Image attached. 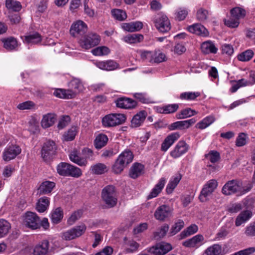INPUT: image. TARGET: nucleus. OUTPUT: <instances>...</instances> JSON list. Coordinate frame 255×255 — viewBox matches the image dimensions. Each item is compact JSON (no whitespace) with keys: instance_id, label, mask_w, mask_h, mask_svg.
I'll return each instance as SVG.
<instances>
[{"instance_id":"obj_16","label":"nucleus","mask_w":255,"mask_h":255,"mask_svg":"<svg viewBox=\"0 0 255 255\" xmlns=\"http://www.w3.org/2000/svg\"><path fill=\"white\" fill-rule=\"evenodd\" d=\"M155 26L161 32H166L170 29V23L168 18L162 15L155 20Z\"/></svg>"},{"instance_id":"obj_27","label":"nucleus","mask_w":255,"mask_h":255,"mask_svg":"<svg viewBox=\"0 0 255 255\" xmlns=\"http://www.w3.org/2000/svg\"><path fill=\"white\" fill-rule=\"evenodd\" d=\"M49 249V242L44 240L40 244L36 246L33 250V255H46Z\"/></svg>"},{"instance_id":"obj_13","label":"nucleus","mask_w":255,"mask_h":255,"mask_svg":"<svg viewBox=\"0 0 255 255\" xmlns=\"http://www.w3.org/2000/svg\"><path fill=\"white\" fill-rule=\"evenodd\" d=\"M87 27L86 23L79 20L73 23L70 28V33L74 37H78L83 35L87 31Z\"/></svg>"},{"instance_id":"obj_35","label":"nucleus","mask_w":255,"mask_h":255,"mask_svg":"<svg viewBox=\"0 0 255 255\" xmlns=\"http://www.w3.org/2000/svg\"><path fill=\"white\" fill-rule=\"evenodd\" d=\"M50 204L49 198L47 197H43L38 200L36 209L39 213L45 212L48 208Z\"/></svg>"},{"instance_id":"obj_30","label":"nucleus","mask_w":255,"mask_h":255,"mask_svg":"<svg viewBox=\"0 0 255 255\" xmlns=\"http://www.w3.org/2000/svg\"><path fill=\"white\" fill-rule=\"evenodd\" d=\"M69 158L71 161L80 166H86L87 164V159L80 157L77 150L72 151L69 154Z\"/></svg>"},{"instance_id":"obj_56","label":"nucleus","mask_w":255,"mask_h":255,"mask_svg":"<svg viewBox=\"0 0 255 255\" xmlns=\"http://www.w3.org/2000/svg\"><path fill=\"white\" fill-rule=\"evenodd\" d=\"M113 16L119 21H123L127 18L125 11L120 9H114L112 10Z\"/></svg>"},{"instance_id":"obj_15","label":"nucleus","mask_w":255,"mask_h":255,"mask_svg":"<svg viewBox=\"0 0 255 255\" xmlns=\"http://www.w3.org/2000/svg\"><path fill=\"white\" fill-rule=\"evenodd\" d=\"M187 30L191 33H193L202 37H207L209 33L207 29L200 23H196L188 26Z\"/></svg>"},{"instance_id":"obj_53","label":"nucleus","mask_w":255,"mask_h":255,"mask_svg":"<svg viewBox=\"0 0 255 255\" xmlns=\"http://www.w3.org/2000/svg\"><path fill=\"white\" fill-rule=\"evenodd\" d=\"M188 14V10L186 8H179L175 12V18L179 21L183 20Z\"/></svg>"},{"instance_id":"obj_19","label":"nucleus","mask_w":255,"mask_h":255,"mask_svg":"<svg viewBox=\"0 0 255 255\" xmlns=\"http://www.w3.org/2000/svg\"><path fill=\"white\" fill-rule=\"evenodd\" d=\"M179 137L180 134L177 132L168 135L162 143L161 150L162 151H166Z\"/></svg>"},{"instance_id":"obj_40","label":"nucleus","mask_w":255,"mask_h":255,"mask_svg":"<svg viewBox=\"0 0 255 255\" xmlns=\"http://www.w3.org/2000/svg\"><path fill=\"white\" fill-rule=\"evenodd\" d=\"M254 55V51L251 49H249L239 54L237 59L242 62H248L252 59Z\"/></svg>"},{"instance_id":"obj_26","label":"nucleus","mask_w":255,"mask_h":255,"mask_svg":"<svg viewBox=\"0 0 255 255\" xmlns=\"http://www.w3.org/2000/svg\"><path fill=\"white\" fill-rule=\"evenodd\" d=\"M179 109L178 104H167L157 108L158 113L163 114H170L176 112Z\"/></svg>"},{"instance_id":"obj_39","label":"nucleus","mask_w":255,"mask_h":255,"mask_svg":"<svg viewBox=\"0 0 255 255\" xmlns=\"http://www.w3.org/2000/svg\"><path fill=\"white\" fill-rule=\"evenodd\" d=\"M63 217V213L60 208H57L53 210L51 213V220L53 224H58Z\"/></svg>"},{"instance_id":"obj_32","label":"nucleus","mask_w":255,"mask_h":255,"mask_svg":"<svg viewBox=\"0 0 255 255\" xmlns=\"http://www.w3.org/2000/svg\"><path fill=\"white\" fill-rule=\"evenodd\" d=\"M216 121V119L214 116L210 115L204 118L202 120L198 123L195 128L200 129H204L211 124H212Z\"/></svg>"},{"instance_id":"obj_34","label":"nucleus","mask_w":255,"mask_h":255,"mask_svg":"<svg viewBox=\"0 0 255 255\" xmlns=\"http://www.w3.org/2000/svg\"><path fill=\"white\" fill-rule=\"evenodd\" d=\"M143 169L144 166L141 164L134 163L130 169L129 176L133 179L136 178L142 174Z\"/></svg>"},{"instance_id":"obj_58","label":"nucleus","mask_w":255,"mask_h":255,"mask_svg":"<svg viewBox=\"0 0 255 255\" xmlns=\"http://www.w3.org/2000/svg\"><path fill=\"white\" fill-rule=\"evenodd\" d=\"M205 156L212 163L218 162L220 158V153L215 150H211Z\"/></svg>"},{"instance_id":"obj_25","label":"nucleus","mask_w":255,"mask_h":255,"mask_svg":"<svg viewBox=\"0 0 255 255\" xmlns=\"http://www.w3.org/2000/svg\"><path fill=\"white\" fill-rule=\"evenodd\" d=\"M201 49L202 52L206 54H216L218 51V48L210 40L203 42L201 44Z\"/></svg>"},{"instance_id":"obj_9","label":"nucleus","mask_w":255,"mask_h":255,"mask_svg":"<svg viewBox=\"0 0 255 255\" xmlns=\"http://www.w3.org/2000/svg\"><path fill=\"white\" fill-rule=\"evenodd\" d=\"M21 38L23 42L28 46L38 44L42 41L41 35L35 31L27 33L25 35L21 36Z\"/></svg>"},{"instance_id":"obj_33","label":"nucleus","mask_w":255,"mask_h":255,"mask_svg":"<svg viewBox=\"0 0 255 255\" xmlns=\"http://www.w3.org/2000/svg\"><path fill=\"white\" fill-rule=\"evenodd\" d=\"M56 120V116L51 113H48L43 116L41 124L42 128H46L52 126Z\"/></svg>"},{"instance_id":"obj_2","label":"nucleus","mask_w":255,"mask_h":255,"mask_svg":"<svg viewBox=\"0 0 255 255\" xmlns=\"http://www.w3.org/2000/svg\"><path fill=\"white\" fill-rule=\"evenodd\" d=\"M102 199L108 208L115 207L118 202V196L114 186L108 185L102 192Z\"/></svg>"},{"instance_id":"obj_12","label":"nucleus","mask_w":255,"mask_h":255,"mask_svg":"<svg viewBox=\"0 0 255 255\" xmlns=\"http://www.w3.org/2000/svg\"><path fill=\"white\" fill-rule=\"evenodd\" d=\"M21 148L16 145L7 146L3 153L2 158L5 161H9L16 157L21 152Z\"/></svg>"},{"instance_id":"obj_11","label":"nucleus","mask_w":255,"mask_h":255,"mask_svg":"<svg viewBox=\"0 0 255 255\" xmlns=\"http://www.w3.org/2000/svg\"><path fill=\"white\" fill-rule=\"evenodd\" d=\"M172 212V209L169 206L164 204L157 208L154 216L156 220L163 221L171 216Z\"/></svg>"},{"instance_id":"obj_63","label":"nucleus","mask_w":255,"mask_h":255,"mask_svg":"<svg viewBox=\"0 0 255 255\" xmlns=\"http://www.w3.org/2000/svg\"><path fill=\"white\" fill-rule=\"evenodd\" d=\"M126 165L123 161H121L119 159L117 158L115 164L113 166L112 169L114 173L119 174L124 170Z\"/></svg>"},{"instance_id":"obj_59","label":"nucleus","mask_w":255,"mask_h":255,"mask_svg":"<svg viewBox=\"0 0 255 255\" xmlns=\"http://www.w3.org/2000/svg\"><path fill=\"white\" fill-rule=\"evenodd\" d=\"M184 226V222L182 220H179L172 227L170 231V236H173L179 232Z\"/></svg>"},{"instance_id":"obj_64","label":"nucleus","mask_w":255,"mask_h":255,"mask_svg":"<svg viewBox=\"0 0 255 255\" xmlns=\"http://www.w3.org/2000/svg\"><path fill=\"white\" fill-rule=\"evenodd\" d=\"M209 16V12L207 10L200 8L196 13V18L198 20L200 21H204L206 20Z\"/></svg>"},{"instance_id":"obj_29","label":"nucleus","mask_w":255,"mask_h":255,"mask_svg":"<svg viewBox=\"0 0 255 255\" xmlns=\"http://www.w3.org/2000/svg\"><path fill=\"white\" fill-rule=\"evenodd\" d=\"M143 27V24L140 21L124 23L122 25V28L125 30L129 32H134L140 30Z\"/></svg>"},{"instance_id":"obj_42","label":"nucleus","mask_w":255,"mask_h":255,"mask_svg":"<svg viewBox=\"0 0 255 255\" xmlns=\"http://www.w3.org/2000/svg\"><path fill=\"white\" fill-rule=\"evenodd\" d=\"M222 251V247L219 244H214L206 249L202 255H219Z\"/></svg>"},{"instance_id":"obj_28","label":"nucleus","mask_w":255,"mask_h":255,"mask_svg":"<svg viewBox=\"0 0 255 255\" xmlns=\"http://www.w3.org/2000/svg\"><path fill=\"white\" fill-rule=\"evenodd\" d=\"M3 44V47L8 51L15 50L18 46L17 41L13 37H9L3 38L1 40Z\"/></svg>"},{"instance_id":"obj_4","label":"nucleus","mask_w":255,"mask_h":255,"mask_svg":"<svg viewBox=\"0 0 255 255\" xmlns=\"http://www.w3.org/2000/svg\"><path fill=\"white\" fill-rule=\"evenodd\" d=\"M126 117L122 114H111L103 118L102 123L103 127L110 128L116 127L124 123Z\"/></svg>"},{"instance_id":"obj_54","label":"nucleus","mask_w":255,"mask_h":255,"mask_svg":"<svg viewBox=\"0 0 255 255\" xmlns=\"http://www.w3.org/2000/svg\"><path fill=\"white\" fill-rule=\"evenodd\" d=\"M107 166L103 163H98L91 167L92 172L95 174H102L105 173Z\"/></svg>"},{"instance_id":"obj_41","label":"nucleus","mask_w":255,"mask_h":255,"mask_svg":"<svg viewBox=\"0 0 255 255\" xmlns=\"http://www.w3.org/2000/svg\"><path fill=\"white\" fill-rule=\"evenodd\" d=\"M198 226L195 224H192L180 234V235L178 236L179 239L182 240L189 236L193 235L196 233L198 231Z\"/></svg>"},{"instance_id":"obj_38","label":"nucleus","mask_w":255,"mask_h":255,"mask_svg":"<svg viewBox=\"0 0 255 255\" xmlns=\"http://www.w3.org/2000/svg\"><path fill=\"white\" fill-rule=\"evenodd\" d=\"M181 175L180 174H178L170 179L166 188V191L167 194H171L173 192V190L175 188L181 180Z\"/></svg>"},{"instance_id":"obj_46","label":"nucleus","mask_w":255,"mask_h":255,"mask_svg":"<svg viewBox=\"0 0 255 255\" xmlns=\"http://www.w3.org/2000/svg\"><path fill=\"white\" fill-rule=\"evenodd\" d=\"M5 6L8 9L14 11H20L22 7L20 2L14 0H6Z\"/></svg>"},{"instance_id":"obj_3","label":"nucleus","mask_w":255,"mask_h":255,"mask_svg":"<svg viewBox=\"0 0 255 255\" xmlns=\"http://www.w3.org/2000/svg\"><path fill=\"white\" fill-rule=\"evenodd\" d=\"M57 147L55 143L51 140L44 142L41 150V157L44 161L48 162L53 158L56 153Z\"/></svg>"},{"instance_id":"obj_1","label":"nucleus","mask_w":255,"mask_h":255,"mask_svg":"<svg viewBox=\"0 0 255 255\" xmlns=\"http://www.w3.org/2000/svg\"><path fill=\"white\" fill-rule=\"evenodd\" d=\"M69 89H57L53 92L55 97L64 99L74 98L78 93L84 89L83 84L79 79L73 78L69 83Z\"/></svg>"},{"instance_id":"obj_6","label":"nucleus","mask_w":255,"mask_h":255,"mask_svg":"<svg viewBox=\"0 0 255 255\" xmlns=\"http://www.w3.org/2000/svg\"><path fill=\"white\" fill-rule=\"evenodd\" d=\"M242 190V181L239 180L233 179L227 182L223 186L222 193L223 194L229 196L236 193H240Z\"/></svg>"},{"instance_id":"obj_37","label":"nucleus","mask_w":255,"mask_h":255,"mask_svg":"<svg viewBox=\"0 0 255 255\" xmlns=\"http://www.w3.org/2000/svg\"><path fill=\"white\" fill-rule=\"evenodd\" d=\"M118 158L121 161H123V163L126 165H127L132 162L133 155L130 150L126 149L119 155Z\"/></svg>"},{"instance_id":"obj_60","label":"nucleus","mask_w":255,"mask_h":255,"mask_svg":"<svg viewBox=\"0 0 255 255\" xmlns=\"http://www.w3.org/2000/svg\"><path fill=\"white\" fill-rule=\"evenodd\" d=\"M132 95L135 99L142 103L147 104L150 102V99L145 93H134Z\"/></svg>"},{"instance_id":"obj_17","label":"nucleus","mask_w":255,"mask_h":255,"mask_svg":"<svg viewBox=\"0 0 255 255\" xmlns=\"http://www.w3.org/2000/svg\"><path fill=\"white\" fill-rule=\"evenodd\" d=\"M116 103L118 107L126 109H133L137 105L136 101L132 99L126 97L118 98Z\"/></svg>"},{"instance_id":"obj_50","label":"nucleus","mask_w":255,"mask_h":255,"mask_svg":"<svg viewBox=\"0 0 255 255\" xmlns=\"http://www.w3.org/2000/svg\"><path fill=\"white\" fill-rule=\"evenodd\" d=\"M231 15L240 20L246 15V10L241 7H236L232 8L230 11Z\"/></svg>"},{"instance_id":"obj_21","label":"nucleus","mask_w":255,"mask_h":255,"mask_svg":"<svg viewBox=\"0 0 255 255\" xmlns=\"http://www.w3.org/2000/svg\"><path fill=\"white\" fill-rule=\"evenodd\" d=\"M166 181V179L164 177L161 178L151 190L147 196V199L149 200L157 197L164 188Z\"/></svg>"},{"instance_id":"obj_61","label":"nucleus","mask_w":255,"mask_h":255,"mask_svg":"<svg viewBox=\"0 0 255 255\" xmlns=\"http://www.w3.org/2000/svg\"><path fill=\"white\" fill-rule=\"evenodd\" d=\"M110 52L109 48L106 46L98 47L92 50V53L95 56L107 55Z\"/></svg>"},{"instance_id":"obj_5","label":"nucleus","mask_w":255,"mask_h":255,"mask_svg":"<svg viewBox=\"0 0 255 255\" xmlns=\"http://www.w3.org/2000/svg\"><path fill=\"white\" fill-rule=\"evenodd\" d=\"M218 183L215 179H211L207 181L203 186L200 192L199 199L202 202L208 200V197L211 196L217 188Z\"/></svg>"},{"instance_id":"obj_8","label":"nucleus","mask_w":255,"mask_h":255,"mask_svg":"<svg viewBox=\"0 0 255 255\" xmlns=\"http://www.w3.org/2000/svg\"><path fill=\"white\" fill-rule=\"evenodd\" d=\"M86 228V226L84 224L75 226L63 232L62 238L66 241L72 240L82 235L85 232Z\"/></svg>"},{"instance_id":"obj_43","label":"nucleus","mask_w":255,"mask_h":255,"mask_svg":"<svg viewBox=\"0 0 255 255\" xmlns=\"http://www.w3.org/2000/svg\"><path fill=\"white\" fill-rule=\"evenodd\" d=\"M197 113L195 110L188 108L180 111L176 114V117L178 119H183L195 115Z\"/></svg>"},{"instance_id":"obj_55","label":"nucleus","mask_w":255,"mask_h":255,"mask_svg":"<svg viewBox=\"0 0 255 255\" xmlns=\"http://www.w3.org/2000/svg\"><path fill=\"white\" fill-rule=\"evenodd\" d=\"M68 176H71L74 178H79L82 175V172L81 169L70 164Z\"/></svg>"},{"instance_id":"obj_20","label":"nucleus","mask_w":255,"mask_h":255,"mask_svg":"<svg viewBox=\"0 0 255 255\" xmlns=\"http://www.w3.org/2000/svg\"><path fill=\"white\" fill-rule=\"evenodd\" d=\"M139 245L132 239L124 238L123 247L124 252L127 254L133 253L137 251Z\"/></svg>"},{"instance_id":"obj_48","label":"nucleus","mask_w":255,"mask_h":255,"mask_svg":"<svg viewBox=\"0 0 255 255\" xmlns=\"http://www.w3.org/2000/svg\"><path fill=\"white\" fill-rule=\"evenodd\" d=\"M165 60L166 56L160 50L153 51L151 63H159L165 61Z\"/></svg>"},{"instance_id":"obj_44","label":"nucleus","mask_w":255,"mask_h":255,"mask_svg":"<svg viewBox=\"0 0 255 255\" xmlns=\"http://www.w3.org/2000/svg\"><path fill=\"white\" fill-rule=\"evenodd\" d=\"M143 39L142 35L140 34H128L124 38V40L128 43L132 44L139 42Z\"/></svg>"},{"instance_id":"obj_57","label":"nucleus","mask_w":255,"mask_h":255,"mask_svg":"<svg viewBox=\"0 0 255 255\" xmlns=\"http://www.w3.org/2000/svg\"><path fill=\"white\" fill-rule=\"evenodd\" d=\"M169 230V226L164 224L160 228L154 233V238L156 239H159L164 237Z\"/></svg>"},{"instance_id":"obj_47","label":"nucleus","mask_w":255,"mask_h":255,"mask_svg":"<svg viewBox=\"0 0 255 255\" xmlns=\"http://www.w3.org/2000/svg\"><path fill=\"white\" fill-rule=\"evenodd\" d=\"M70 164L66 162H61L56 167L57 173L61 176H68Z\"/></svg>"},{"instance_id":"obj_10","label":"nucleus","mask_w":255,"mask_h":255,"mask_svg":"<svg viewBox=\"0 0 255 255\" xmlns=\"http://www.w3.org/2000/svg\"><path fill=\"white\" fill-rule=\"evenodd\" d=\"M24 224L28 228L36 229L40 227V220L36 213L27 212L24 216Z\"/></svg>"},{"instance_id":"obj_49","label":"nucleus","mask_w":255,"mask_h":255,"mask_svg":"<svg viewBox=\"0 0 255 255\" xmlns=\"http://www.w3.org/2000/svg\"><path fill=\"white\" fill-rule=\"evenodd\" d=\"M10 228V224L4 219H0V238L4 237Z\"/></svg>"},{"instance_id":"obj_18","label":"nucleus","mask_w":255,"mask_h":255,"mask_svg":"<svg viewBox=\"0 0 255 255\" xmlns=\"http://www.w3.org/2000/svg\"><path fill=\"white\" fill-rule=\"evenodd\" d=\"M204 237L201 234H198L184 241L182 245L187 248H198L204 244Z\"/></svg>"},{"instance_id":"obj_51","label":"nucleus","mask_w":255,"mask_h":255,"mask_svg":"<svg viewBox=\"0 0 255 255\" xmlns=\"http://www.w3.org/2000/svg\"><path fill=\"white\" fill-rule=\"evenodd\" d=\"M78 132L76 127H71L63 135L64 140L65 141H71L74 139Z\"/></svg>"},{"instance_id":"obj_31","label":"nucleus","mask_w":255,"mask_h":255,"mask_svg":"<svg viewBox=\"0 0 255 255\" xmlns=\"http://www.w3.org/2000/svg\"><path fill=\"white\" fill-rule=\"evenodd\" d=\"M252 216V213L249 210H246L242 212L236 218L235 225L237 227L241 226L242 224L248 221Z\"/></svg>"},{"instance_id":"obj_22","label":"nucleus","mask_w":255,"mask_h":255,"mask_svg":"<svg viewBox=\"0 0 255 255\" xmlns=\"http://www.w3.org/2000/svg\"><path fill=\"white\" fill-rule=\"evenodd\" d=\"M96 66L101 69L112 71L119 68V65L114 60H107L105 61H99L96 63Z\"/></svg>"},{"instance_id":"obj_36","label":"nucleus","mask_w":255,"mask_h":255,"mask_svg":"<svg viewBox=\"0 0 255 255\" xmlns=\"http://www.w3.org/2000/svg\"><path fill=\"white\" fill-rule=\"evenodd\" d=\"M108 141V137L106 134L100 133L94 140V146L97 149H101L107 144Z\"/></svg>"},{"instance_id":"obj_23","label":"nucleus","mask_w":255,"mask_h":255,"mask_svg":"<svg viewBox=\"0 0 255 255\" xmlns=\"http://www.w3.org/2000/svg\"><path fill=\"white\" fill-rule=\"evenodd\" d=\"M55 187V183L50 181L43 182L38 188V193L40 195L48 194Z\"/></svg>"},{"instance_id":"obj_52","label":"nucleus","mask_w":255,"mask_h":255,"mask_svg":"<svg viewBox=\"0 0 255 255\" xmlns=\"http://www.w3.org/2000/svg\"><path fill=\"white\" fill-rule=\"evenodd\" d=\"M83 215V210L79 209L74 212L67 220V223L69 225H72L76 221L81 218Z\"/></svg>"},{"instance_id":"obj_62","label":"nucleus","mask_w":255,"mask_h":255,"mask_svg":"<svg viewBox=\"0 0 255 255\" xmlns=\"http://www.w3.org/2000/svg\"><path fill=\"white\" fill-rule=\"evenodd\" d=\"M224 24L230 28H237L240 24V20L231 15L229 18L224 20Z\"/></svg>"},{"instance_id":"obj_45","label":"nucleus","mask_w":255,"mask_h":255,"mask_svg":"<svg viewBox=\"0 0 255 255\" xmlns=\"http://www.w3.org/2000/svg\"><path fill=\"white\" fill-rule=\"evenodd\" d=\"M200 96L198 92H186L181 93L179 98L182 100L193 101Z\"/></svg>"},{"instance_id":"obj_7","label":"nucleus","mask_w":255,"mask_h":255,"mask_svg":"<svg viewBox=\"0 0 255 255\" xmlns=\"http://www.w3.org/2000/svg\"><path fill=\"white\" fill-rule=\"evenodd\" d=\"M100 36L96 33H90L85 36L79 41V44L82 48L89 49L98 45L100 42Z\"/></svg>"},{"instance_id":"obj_24","label":"nucleus","mask_w":255,"mask_h":255,"mask_svg":"<svg viewBox=\"0 0 255 255\" xmlns=\"http://www.w3.org/2000/svg\"><path fill=\"white\" fill-rule=\"evenodd\" d=\"M147 116V113L144 111H142L137 113L132 118L131 121V126L132 128H137L140 126L144 121Z\"/></svg>"},{"instance_id":"obj_14","label":"nucleus","mask_w":255,"mask_h":255,"mask_svg":"<svg viewBox=\"0 0 255 255\" xmlns=\"http://www.w3.org/2000/svg\"><path fill=\"white\" fill-rule=\"evenodd\" d=\"M188 145L185 141L180 140L170 152V155L174 158H177L187 152Z\"/></svg>"}]
</instances>
